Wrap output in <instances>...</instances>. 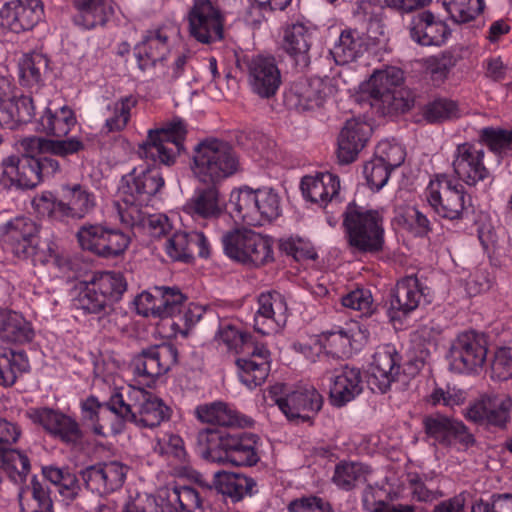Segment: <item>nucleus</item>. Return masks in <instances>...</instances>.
Returning a JSON list of instances; mask_svg holds the SVG:
<instances>
[{"label":"nucleus","mask_w":512,"mask_h":512,"mask_svg":"<svg viewBox=\"0 0 512 512\" xmlns=\"http://www.w3.org/2000/svg\"><path fill=\"white\" fill-rule=\"evenodd\" d=\"M404 72L394 66L376 70L361 84V94L381 115L404 113L414 105V94L404 87Z\"/></svg>","instance_id":"f257e3e1"},{"label":"nucleus","mask_w":512,"mask_h":512,"mask_svg":"<svg viewBox=\"0 0 512 512\" xmlns=\"http://www.w3.org/2000/svg\"><path fill=\"white\" fill-rule=\"evenodd\" d=\"M109 411L140 428H155L171 417L164 401L143 388L130 386L126 395L116 392L107 401Z\"/></svg>","instance_id":"f03ea898"},{"label":"nucleus","mask_w":512,"mask_h":512,"mask_svg":"<svg viewBox=\"0 0 512 512\" xmlns=\"http://www.w3.org/2000/svg\"><path fill=\"white\" fill-rule=\"evenodd\" d=\"M216 338L228 350L243 354L236 360V365L244 385L252 389L264 383L270 371V351L264 345L254 343L250 335L232 325H219Z\"/></svg>","instance_id":"7ed1b4c3"},{"label":"nucleus","mask_w":512,"mask_h":512,"mask_svg":"<svg viewBox=\"0 0 512 512\" xmlns=\"http://www.w3.org/2000/svg\"><path fill=\"white\" fill-rule=\"evenodd\" d=\"M259 437L254 433H224L212 429H202L197 434V441L210 454L218 453V462L230 463L235 466L251 467L259 460Z\"/></svg>","instance_id":"20e7f679"},{"label":"nucleus","mask_w":512,"mask_h":512,"mask_svg":"<svg viewBox=\"0 0 512 512\" xmlns=\"http://www.w3.org/2000/svg\"><path fill=\"white\" fill-rule=\"evenodd\" d=\"M343 216L347 243L353 252L376 254L383 250V217L378 211L349 203Z\"/></svg>","instance_id":"39448f33"},{"label":"nucleus","mask_w":512,"mask_h":512,"mask_svg":"<svg viewBox=\"0 0 512 512\" xmlns=\"http://www.w3.org/2000/svg\"><path fill=\"white\" fill-rule=\"evenodd\" d=\"M192 172L202 183L217 184L235 174L239 160L233 147L226 141L208 138L193 149Z\"/></svg>","instance_id":"423d86ee"},{"label":"nucleus","mask_w":512,"mask_h":512,"mask_svg":"<svg viewBox=\"0 0 512 512\" xmlns=\"http://www.w3.org/2000/svg\"><path fill=\"white\" fill-rule=\"evenodd\" d=\"M33 204L38 213L54 220H82L94 210L96 198L91 191L79 183L63 184L60 187L59 197L51 192H44L34 198Z\"/></svg>","instance_id":"0eeeda50"},{"label":"nucleus","mask_w":512,"mask_h":512,"mask_svg":"<svg viewBox=\"0 0 512 512\" xmlns=\"http://www.w3.org/2000/svg\"><path fill=\"white\" fill-rule=\"evenodd\" d=\"M230 204L234 216L244 224L260 226L276 219L281 214V200L271 188L253 190L243 187L233 190Z\"/></svg>","instance_id":"6e6552de"},{"label":"nucleus","mask_w":512,"mask_h":512,"mask_svg":"<svg viewBox=\"0 0 512 512\" xmlns=\"http://www.w3.org/2000/svg\"><path fill=\"white\" fill-rule=\"evenodd\" d=\"M186 134V125L181 119L166 123L161 128L150 129L146 140L139 145L137 154L141 159L170 166L184 151Z\"/></svg>","instance_id":"1a4fd4ad"},{"label":"nucleus","mask_w":512,"mask_h":512,"mask_svg":"<svg viewBox=\"0 0 512 512\" xmlns=\"http://www.w3.org/2000/svg\"><path fill=\"white\" fill-rule=\"evenodd\" d=\"M224 253L248 267H260L274 260L271 239L248 229H234L222 236Z\"/></svg>","instance_id":"9d476101"},{"label":"nucleus","mask_w":512,"mask_h":512,"mask_svg":"<svg viewBox=\"0 0 512 512\" xmlns=\"http://www.w3.org/2000/svg\"><path fill=\"white\" fill-rule=\"evenodd\" d=\"M425 197L436 214L449 220L461 219L470 205L463 185L446 174L436 175L430 180Z\"/></svg>","instance_id":"9b49d317"},{"label":"nucleus","mask_w":512,"mask_h":512,"mask_svg":"<svg viewBox=\"0 0 512 512\" xmlns=\"http://www.w3.org/2000/svg\"><path fill=\"white\" fill-rule=\"evenodd\" d=\"M186 20L190 37L201 44L224 38L225 16L217 0H192Z\"/></svg>","instance_id":"f8f14e48"},{"label":"nucleus","mask_w":512,"mask_h":512,"mask_svg":"<svg viewBox=\"0 0 512 512\" xmlns=\"http://www.w3.org/2000/svg\"><path fill=\"white\" fill-rule=\"evenodd\" d=\"M484 337L475 331L460 333L451 343L448 358L450 367L458 373L476 372L486 360Z\"/></svg>","instance_id":"ddd939ff"},{"label":"nucleus","mask_w":512,"mask_h":512,"mask_svg":"<svg viewBox=\"0 0 512 512\" xmlns=\"http://www.w3.org/2000/svg\"><path fill=\"white\" fill-rule=\"evenodd\" d=\"M282 385H275L270 393L274 395L275 404L290 421H309L322 407L323 398L314 387H302L277 397L282 391Z\"/></svg>","instance_id":"4468645a"},{"label":"nucleus","mask_w":512,"mask_h":512,"mask_svg":"<svg viewBox=\"0 0 512 512\" xmlns=\"http://www.w3.org/2000/svg\"><path fill=\"white\" fill-rule=\"evenodd\" d=\"M178 356V349L172 343L150 346L133 358V373L147 383L154 382L177 364Z\"/></svg>","instance_id":"2eb2a0df"},{"label":"nucleus","mask_w":512,"mask_h":512,"mask_svg":"<svg viewBox=\"0 0 512 512\" xmlns=\"http://www.w3.org/2000/svg\"><path fill=\"white\" fill-rule=\"evenodd\" d=\"M485 152L472 143L458 144L453 152L452 168L458 180L468 186H476L491 178V172L484 164Z\"/></svg>","instance_id":"dca6fc26"},{"label":"nucleus","mask_w":512,"mask_h":512,"mask_svg":"<svg viewBox=\"0 0 512 512\" xmlns=\"http://www.w3.org/2000/svg\"><path fill=\"white\" fill-rule=\"evenodd\" d=\"M281 82V72L273 56L259 54L248 61V83L252 92L259 97H273Z\"/></svg>","instance_id":"f3484780"},{"label":"nucleus","mask_w":512,"mask_h":512,"mask_svg":"<svg viewBox=\"0 0 512 512\" xmlns=\"http://www.w3.org/2000/svg\"><path fill=\"white\" fill-rule=\"evenodd\" d=\"M44 14L40 0H11L0 9V26L20 33L33 29Z\"/></svg>","instance_id":"a211bd4d"},{"label":"nucleus","mask_w":512,"mask_h":512,"mask_svg":"<svg viewBox=\"0 0 512 512\" xmlns=\"http://www.w3.org/2000/svg\"><path fill=\"white\" fill-rule=\"evenodd\" d=\"M128 467L118 461L102 462L85 468L82 479L86 487L100 495L120 489L126 479Z\"/></svg>","instance_id":"6ab92c4d"},{"label":"nucleus","mask_w":512,"mask_h":512,"mask_svg":"<svg viewBox=\"0 0 512 512\" xmlns=\"http://www.w3.org/2000/svg\"><path fill=\"white\" fill-rule=\"evenodd\" d=\"M287 311L286 300L280 293H261L254 315V329L262 335L277 332L287 322Z\"/></svg>","instance_id":"aec40b11"},{"label":"nucleus","mask_w":512,"mask_h":512,"mask_svg":"<svg viewBox=\"0 0 512 512\" xmlns=\"http://www.w3.org/2000/svg\"><path fill=\"white\" fill-rule=\"evenodd\" d=\"M423 427L426 435L434 442L450 446L454 441H458L465 446L472 445L475 440L466 426L456 419L435 413L423 418Z\"/></svg>","instance_id":"412c9836"},{"label":"nucleus","mask_w":512,"mask_h":512,"mask_svg":"<svg viewBox=\"0 0 512 512\" xmlns=\"http://www.w3.org/2000/svg\"><path fill=\"white\" fill-rule=\"evenodd\" d=\"M332 93L333 87L328 79H300L291 86L287 100L297 110L309 111L322 107Z\"/></svg>","instance_id":"4be33fe9"},{"label":"nucleus","mask_w":512,"mask_h":512,"mask_svg":"<svg viewBox=\"0 0 512 512\" xmlns=\"http://www.w3.org/2000/svg\"><path fill=\"white\" fill-rule=\"evenodd\" d=\"M164 186V179L154 165L139 166L122 177L120 191L148 203Z\"/></svg>","instance_id":"5701e85b"},{"label":"nucleus","mask_w":512,"mask_h":512,"mask_svg":"<svg viewBox=\"0 0 512 512\" xmlns=\"http://www.w3.org/2000/svg\"><path fill=\"white\" fill-rule=\"evenodd\" d=\"M400 372V356L391 345L379 347L373 355L368 384L373 391L385 393Z\"/></svg>","instance_id":"b1692460"},{"label":"nucleus","mask_w":512,"mask_h":512,"mask_svg":"<svg viewBox=\"0 0 512 512\" xmlns=\"http://www.w3.org/2000/svg\"><path fill=\"white\" fill-rule=\"evenodd\" d=\"M196 187L184 205V211L194 219L214 220L225 211L226 204L216 184Z\"/></svg>","instance_id":"393cba45"},{"label":"nucleus","mask_w":512,"mask_h":512,"mask_svg":"<svg viewBox=\"0 0 512 512\" xmlns=\"http://www.w3.org/2000/svg\"><path fill=\"white\" fill-rule=\"evenodd\" d=\"M166 254L173 261L188 262L198 255L207 258L210 254L209 242L203 232L178 231L165 242Z\"/></svg>","instance_id":"a878e982"},{"label":"nucleus","mask_w":512,"mask_h":512,"mask_svg":"<svg viewBox=\"0 0 512 512\" xmlns=\"http://www.w3.org/2000/svg\"><path fill=\"white\" fill-rule=\"evenodd\" d=\"M169 36V30L166 27L151 29L135 46L138 66L142 71H147L157 64H162L169 52Z\"/></svg>","instance_id":"bb28decb"},{"label":"nucleus","mask_w":512,"mask_h":512,"mask_svg":"<svg viewBox=\"0 0 512 512\" xmlns=\"http://www.w3.org/2000/svg\"><path fill=\"white\" fill-rule=\"evenodd\" d=\"M371 132L370 126L357 119H349L338 138L337 158L341 164L353 162L364 148Z\"/></svg>","instance_id":"cd10ccee"},{"label":"nucleus","mask_w":512,"mask_h":512,"mask_svg":"<svg viewBox=\"0 0 512 512\" xmlns=\"http://www.w3.org/2000/svg\"><path fill=\"white\" fill-rule=\"evenodd\" d=\"M409 30L411 38L422 46H440L449 34L447 25L430 11L413 16Z\"/></svg>","instance_id":"c85d7f7f"},{"label":"nucleus","mask_w":512,"mask_h":512,"mask_svg":"<svg viewBox=\"0 0 512 512\" xmlns=\"http://www.w3.org/2000/svg\"><path fill=\"white\" fill-rule=\"evenodd\" d=\"M339 190V177L330 172L318 173L315 176H304L301 180L303 196L320 206H325L336 198Z\"/></svg>","instance_id":"c756f323"},{"label":"nucleus","mask_w":512,"mask_h":512,"mask_svg":"<svg viewBox=\"0 0 512 512\" xmlns=\"http://www.w3.org/2000/svg\"><path fill=\"white\" fill-rule=\"evenodd\" d=\"M312 45V32L302 22L288 24L283 30L282 47L298 65L306 67L310 63L309 51Z\"/></svg>","instance_id":"7c9ffc66"},{"label":"nucleus","mask_w":512,"mask_h":512,"mask_svg":"<svg viewBox=\"0 0 512 512\" xmlns=\"http://www.w3.org/2000/svg\"><path fill=\"white\" fill-rule=\"evenodd\" d=\"M330 401L336 407H342L354 400L362 392V378L357 368L344 367L330 377Z\"/></svg>","instance_id":"2f4dec72"},{"label":"nucleus","mask_w":512,"mask_h":512,"mask_svg":"<svg viewBox=\"0 0 512 512\" xmlns=\"http://www.w3.org/2000/svg\"><path fill=\"white\" fill-rule=\"evenodd\" d=\"M5 165H7V173L12 176L14 185L17 187L31 189L42 181L39 162L35 156H10L5 159Z\"/></svg>","instance_id":"473e14b6"},{"label":"nucleus","mask_w":512,"mask_h":512,"mask_svg":"<svg viewBox=\"0 0 512 512\" xmlns=\"http://www.w3.org/2000/svg\"><path fill=\"white\" fill-rule=\"evenodd\" d=\"M424 296L423 288L416 276H407L397 282L390 300L393 311L408 314L415 310Z\"/></svg>","instance_id":"72a5a7b5"},{"label":"nucleus","mask_w":512,"mask_h":512,"mask_svg":"<svg viewBox=\"0 0 512 512\" xmlns=\"http://www.w3.org/2000/svg\"><path fill=\"white\" fill-rule=\"evenodd\" d=\"M34 329L20 313L0 311V340L6 343L24 344L32 341Z\"/></svg>","instance_id":"f704fd0d"},{"label":"nucleus","mask_w":512,"mask_h":512,"mask_svg":"<svg viewBox=\"0 0 512 512\" xmlns=\"http://www.w3.org/2000/svg\"><path fill=\"white\" fill-rule=\"evenodd\" d=\"M366 49L364 34L357 29L342 31L330 55L338 65H345L356 60Z\"/></svg>","instance_id":"c9c22d12"},{"label":"nucleus","mask_w":512,"mask_h":512,"mask_svg":"<svg viewBox=\"0 0 512 512\" xmlns=\"http://www.w3.org/2000/svg\"><path fill=\"white\" fill-rule=\"evenodd\" d=\"M49 70V59L39 52L24 54L18 62L19 81L25 87L40 86Z\"/></svg>","instance_id":"e433bc0d"},{"label":"nucleus","mask_w":512,"mask_h":512,"mask_svg":"<svg viewBox=\"0 0 512 512\" xmlns=\"http://www.w3.org/2000/svg\"><path fill=\"white\" fill-rule=\"evenodd\" d=\"M213 485L219 493L229 497L233 502H238L245 495L252 494L256 482L243 474L219 471L214 474Z\"/></svg>","instance_id":"4c0bfd02"},{"label":"nucleus","mask_w":512,"mask_h":512,"mask_svg":"<svg viewBox=\"0 0 512 512\" xmlns=\"http://www.w3.org/2000/svg\"><path fill=\"white\" fill-rule=\"evenodd\" d=\"M369 472L360 462L342 460L335 465L331 481L338 489L348 492L365 482Z\"/></svg>","instance_id":"58836bf2"},{"label":"nucleus","mask_w":512,"mask_h":512,"mask_svg":"<svg viewBox=\"0 0 512 512\" xmlns=\"http://www.w3.org/2000/svg\"><path fill=\"white\" fill-rule=\"evenodd\" d=\"M76 124L73 111L63 106L58 112L46 109L38 120L37 130L57 138L65 137Z\"/></svg>","instance_id":"ea45409f"},{"label":"nucleus","mask_w":512,"mask_h":512,"mask_svg":"<svg viewBox=\"0 0 512 512\" xmlns=\"http://www.w3.org/2000/svg\"><path fill=\"white\" fill-rule=\"evenodd\" d=\"M147 205L140 202L131 194H124L119 190V199L113 202V210L116 213L120 223L126 228H140L145 221L146 213L142 206Z\"/></svg>","instance_id":"a19ab883"},{"label":"nucleus","mask_w":512,"mask_h":512,"mask_svg":"<svg viewBox=\"0 0 512 512\" xmlns=\"http://www.w3.org/2000/svg\"><path fill=\"white\" fill-rule=\"evenodd\" d=\"M29 369L30 363L24 352H2L0 349V385H14L17 378Z\"/></svg>","instance_id":"79ce46f5"},{"label":"nucleus","mask_w":512,"mask_h":512,"mask_svg":"<svg viewBox=\"0 0 512 512\" xmlns=\"http://www.w3.org/2000/svg\"><path fill=\"white\" fill-rule=\"evenodd\" d=\"M91 282L97 291L109 300L113 305L119 301L127 290V281L122 273L115 271H104L96 273Z\"/></svg>","instance_id":"37998d69"},{"label":"nucleus","mask_w":512,"mask_h":512,"mask_svg":"<svg viewBox=\"0 0 512 512\" xmlns=\"http://www.w3.org/2000/svg\"><path fill=\"white\" fill-rule=\"evenodd\" d=\"M195 414L203 423L219 426H234L239 423L236 411L223 402L199 405Z\"/></svg>","instance_id":"c03bdc74"},{"label":"nucleus","mask_w":512,"mask_h":512,"mask_svg":"<svg viewBox=\"0 0 512 512\" xmlns=\"http://www.w3.org/2000/svg\"><path fill=\"white\" fill-rule=\"evenodd\" d=\"M166 498L176 512H202V499L191 486L175 485L167 490Z\"/></svg>","instance_id":"a18cd8bd"},{"label":"nucleus","mask_w":512,"mask_h":512,"mask_svg":"<svg viewBox=\"0 0 512 512\" xmlns=\"http://www.w3.org/2000/svg\"><path fill=\"white\" fill-rule=\"evenodd\" d=\"M136 104L137 99L132 95L122 97L113 103L107 104V115L104 125L106 132L124 129L129 122L130 111Z\"/></svg>","instance_id":"49530a36"},{"label":"nucleus","mask_w":512,"mask_h":512,"mask_svg":"<svg viewBox=\"0 0 512 512\" xmlns=\"http://www.w3.org/2000/svg\"><path fill=\"white\" fill-rule=\"evenodd\" d=\"M361 333L357 324L350 328H339L337 330L327 331L323 334L325 338L324 347L331 350V354L340 357V354H346L352 348V343L356 341V336Z\"/></svg>","instance_id":"de8ad7c7"},{"label":"nucleus","mask_w":512,"mask_h":512,"mask_svg":"<svg viewBox=\"0 0 512 512\" xmlns=\"http://www.w3.org/2000/svg\"><path fill=\"white\" fill-rule=\"evenodd\" d=\"M158 318L173 317L182 312L186 296L177 287L158 286Z\"/></svg>","instance_id":"09e8293b"},{"label":"nucleus","mask_w":512,"mask_h":512,"mask_svg":"<svg viewBox=\"0 0 512 512\" xmlns=\"http://www.w3.org/2000/svg\"><path fill=\"white\" fill-rule=\"evenodd\" d=\"M451 19L458 24L474 20L484 9L483 0H443Z\"/></svg>","instance_id":"8fccbe9b"},{"label":"nucleus","mask_w":512,"mask_h":512,"mask_svg":"<svg viewBox=\"0 0 512 512\" xmlns=\"http://www.w3.org/2000/svg\"><path fill=\"white\" fill-rule=\"evenodd\" d=\"M130 238L117 229H104L97 255L101 257H116L122 254L128 247Z\"/></svg>","instance_id":"3c124183"},{"label":"nucleus","mask_w":512,"mask_h":512,"mask_svg":"<svg viewBox=\"0 0 512 512\" xmlns=\"http://www.w3.org/2000/svg\"><path fill=\"white\" fill-rule=\"evenodd\" d=\"M460 115L461 113L457 103L445 98L435 99L428 103L424 110V117L430 123L459 118Z\"/></svg>","instance_id":"603ef678"},{"label":"nucleus","mask_w":512,"mask_h":512,"mask_svg":"<svg viewBox=\"0 0 512 512\" xmlns=\"http://www.w3.org/2000/svg\"><path fill=\"white\" fill-rule=\"evenodd\" d=\"M76 6L82 12L84 26L88 29L103 26L111 12V7L106 4L105 0H91Z\"/></svg>","instance_id":"864d4df0"},{"label":"nucleus","mask_w":512,"mask_h":512,"mask_svg":"<svg viewBox=\"0 0 512 512\" xmlns=\"http://www.w3.org/2000/svg\"><path fill=\"white\" fill-rule=\"evenodd\" d=\"M107 407V402L101 404L97 398L90 396L81 403V419L96 435H104V425L101 423V410Z\"/></svg>","instance_id":"5fc2aeb1"},{"label":"nucleus","mask_w":512,"mask_h":512,"mask_svg":"<svg viewBox=\"0 0 512 512\" xmlns=\"http://www.w3.org/2000/svg\"><path fill=\"white\" fill-rule=\"evenodd\" d=\"M512 411V398L508 394H501L499 399H496V404L490 408L488 419H485L483 426H492L499 429H505L511 419Z\"/></svg>","instance_id":"6e6d98bb"},{"label":"nucleus","mask_w":512,"mask_h":512,"mask_svg":"<svg viewBox=\"0 0 512 512\" xmlns=\"http://www.w3.org/2000/svg\"><path fill=\"white\" fill-rule=\"evenodd\" d=\"M501 394L499 393H487L481 395L473 403H471L467 409L465 416L466 418L478 425H482L485 419H488L490 408L496 404V399H499Z\"/></svg>","instance_id":"4d7b16f0"},{"label":"nucleus","mask_w":512,"mask_h":512,"mask_svg":"<svg viewBox=\"0 0 512 512\" xmlns=\"http://www.w3.org/2000/svg\"><path fill=\"white\" fill-rule=\"evenodd\" d=\"M482 138L487 142L489 148L499 154L512 155V129L502 130L484 128Z\"/></svg>","instance_id":"13d9d810"},{"label":"nucleus","mask_w":512,"mask_h":512,"mask_svg":"<svg viewBox=\"0 0 512 512\" xmlns=\"http://www.w3.org/2000/svg\"><path fill=\"white\" fill-rule=\"evenodd\" d=\"M81 308L89 313L107 312L112 304L97 291L95 285L90 281L83 294L79 298Z\"/></svg>","instance_id":"bf43d9fd"},{"label":"nucleus","mask_w":512,"mask_h":512,"mask_svg":"<svg viewBox=\"0 0 512 512\" xmlns=\"http://www.w3.org/2000/svg\"><path fill=\"white\" fill-rule=\"evenodd\" d=\"M344 307L360 312L362 316H369L374 312L371 292L365 289H356L342 297Z\"/></svg>","instance_id":"052dcab7"},{"label":"nucleus","mask_w":512,"mask_h":512,"mask_svg":"<svg viewBox=\"0 0 512 512\" xmlns=\"http://www.w3.org/2000/svg\"><path fill=\"white\" fill-rule=\"evenodd\" d=\"M37 233L38 228L36 224L29 218L16 217L6 224V237L8 243L38 236Z\"/></svg>","instance_id":"680f3d73"},{"label":"nucleus","mask_w":512,"mask_h":512,"mask_svg":"<svg viewBox=\"0 0 512 512\" xmlns=\"http://www.w3.org/2000/svg\"><path fill=\"white\" fill-rule=\"evenodd\" d=\"M105 227L100 224H85L77 231L76 237L82 249L97 255Z\"/></svg>","instance_id":"e2e57ef3"},{"label":"nucleus","mask_w":512,"mask_h":512,"mask_svg":"<svg viewBox=\"0 0 512 512\" xmlns=\"http://www.w3.org/2000/svg\"><path fill=\"white\" fill-rule=\"evenodd\" d=\"M51 434L59 437L63 442L71 444L79 442L83 436L79 424L63 413L57 419Z\"/></svg>","instance_id":"0e129e2a"},{"label":"nucleus","mask_w":512,"mask_h":512,"mask_svg":"<svg viewBox=\"0 0 512 512\" xmlns=\"http://www.w3.org/2000/svg\"><path fill=\"white\" fill-rule=\"evenodd\" d=\"M375 158L393 170L404 162L405 152L398 144L382 141L377 145Z\"/></svg>","instance_id":"69168bd1"},{"label":"nucleus","mask_w":512,"mask_h":512,"mask_svg":"<svg viewBox=\"0 0 512 512\" xmlns=\"http://www.w3.org/2000/svg\"><path fill=\"white\" fill-rule=\"evenodd\" d=\"M491 370L492 377L500 381L512 378V346L496 351Z\"/></svg>","instance_id":"338daca9"},{"label":"nucleus","mask_w":512,"mask_h":512,"mask_svg":"<svg viewBox=\"0 0 512 512\" xmlns=\"http://www.w3.org/2000/svg\"><path fill=\"white\" fill-rule=\"evenodd\" d=\"M289 512H334L331 504L317 496L302 497L291 501Z\"/></svg>","instance_id":"774afa93"}]
</instances>
